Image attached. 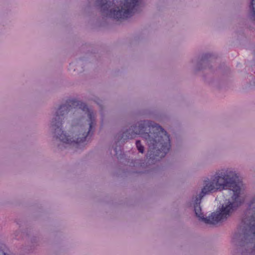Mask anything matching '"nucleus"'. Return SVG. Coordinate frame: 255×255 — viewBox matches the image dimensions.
Wrapping results in <instances>:
<instances>
[{"label": "nucleus", "instance_id": "obj_1", "mask_svg": "<svg viewBox=\"0 0 255 255\" xmlns=\"http://www.w3.org/2000/svg\"><path fill=\"white\" fill-rule=\"evenodd\" d=\"M201 194L196 197L194 211L199 220L216 225L227 219L244 201L243 184L231 170L217 173L211 181H205Z\"/></svg>", "mask_w": 255, "mask_h": 255}, {"label": "nucleus", "instance_id": "obj_2", "mask_svg": "<svg viewBox=\"0 0 255 255\" xmlns=\"http://www.w3.org/2000/svg\"><path fill=\"white\" fill-rule=\"evenodd\" d=\"M73 108L76 111L82 110L88 119L85 120L82 118L79 120L75 126L78 133L75 134L74 136L73 134L72 138H69L70 136H67L64 133L63 131H62L61 134L57 137L60 141L67 144L73 143L80 144L86 141L88 135L93 131V128L96 124L95 114L84 103L75 99L67 101L66 104L61 106L58 109L52 122V126L54 128L55 132L59 134V132L61 131V127L63 116Z\"/></svg>", "mask_w": 255, "mask_h": 255}, {"label": "nucleus", "instance_id": "obj_3", "mask_svg": "<svg viewBox=\"0 0 255 255\" xmlns=\"http://www.w3.org/2000/svg\"><path fill=\"white\" fill-rule=\"evenodd\" d=\"M137 134L144 138L148 145L147 158L149 159L161 158L169 151L171 146L169 136L158 125L150 121H141L125 131L123 136L133 138Z\"/></svg>", "mask_w": 255, "mask_h": 255}, {"label": "nucleus", "instance_id": "obj_4", "mask_svg": "<svg viewBox=\"0 0 255 255\" xmlns=\"http://www.w3.org/2000/svg\"><path fill=\"white\" fill-rule=\"evenodd\" d=\"M140 0H123L121 6L116 9H111L109 15L118 20L124 19L130 17L137 11Z\"/></svg>", "mask_w": 255, "mask_h": 255}, {"label": "nucleus", "instance_id": "obj_5", "mask_svg": "<svg viewBox=\"0 0 255 255\" xmlns=\"http://www.w3.org/2000/svg\"><path fill=\"white\" fill-rule=\"evenodd\" d=\"M248 214H252L250 217L243 218L242 224L243 228L247 232V234L251 237L252 240H255V197L249 204Z\"/></svg>", "mask_w": 255, "mask_h": 255}, {"label": "nucleus", "instance_id": "obj_6", "mask_svg": "<svg viewBox=\"0 0 255 255\" xmlns=\"http://www.w3.org/2000/svg\"><path fill=\"white\" fill-rule=\"evenodd\" d=\"M136 147L139 151V152L141 153H143L144 151V147L141 144V142L139 140H136Z\"/></svg>", "mask_w": 255, "mask_h": 255}, {"label": "nucleus", "instance_id": "obj_7", "mask_svg": "<svg viewBox=\"0 0 255 255\" xmlns=\"http://www.w3.org/2000/svg\"><path fill=\"white\" fill-rule=\"evenodd\" d=\"M101 1L102 7L103 8V10H106V9H108V5H109L108 3L109 2V0H101Z\"/></svg>", "mask_w": 255, "mask_h": 255}, {"label": "nucleus", "instance_id": "obj_8", "mask_svg": "<svg viewBox=\"0 0 255 255\" xmlns=\"http://www.w3.org/2000/svg\"><path fill=\"white\" fill-rule=\"evenodd\" d=\"M250 7L252 9L254 14H255V0H252Z\"/></svg>", "mask_w": 255, "mask_h": 255}, {"label": "nucleus", "instance_id": "obj_9", "mask_svg": "<svg viewBox=\"0 0 255 255\" xmlns=\"http://www.w3.org/2000/svg\"><path fill=\"white\" fill-rule=\"evenodd\" d=\"M2 247H1L0 248V255H6V254L5 253V252L3 251V250L2 249H1Z\"/></svg>", "mask_w": 255, "mask_h": 255}, {"label": "nucleus", "instance_id": "obj_10", "mask_svg": "<svg viewBox=\"0 0 255 255\" xmlns=\"http://www.w3.org/2000/svg\"><path fill=\"white\" fill-rule=\"evenodd\" d=\"M115 150L116 154H118V152H117V148H115Z\"/></svg>", "mask_w": 255, "mask_h": 255}]
</instances>
